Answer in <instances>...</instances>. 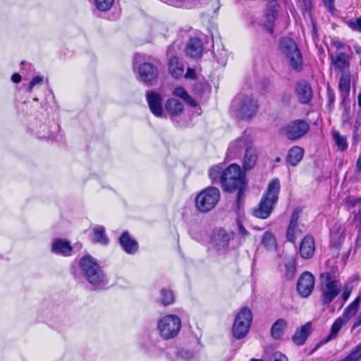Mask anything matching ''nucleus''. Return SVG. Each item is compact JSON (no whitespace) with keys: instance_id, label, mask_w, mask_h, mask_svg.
<instances>
[{"instance_id":"21","label":"nucleus","mask_w":361,"mask_h":361,"mask_svg":"<svg viewBox=\"0 0 361 361\" xmlns=\"http://www.w3.org/2000/svg\"><path fill=\"white\" fill-rule=\"evenodd\" d=\"M73 247L69 241L62 238H56L51 243V251L56 255L70 256Z\"/></svg>"},{"instance_id":"33","label":"nucleus","mask_w":361,"mask_h":361,"mask_svg":"<svg viewBox=\"0 0 361 361\" xmlns=\"http://www.w3.org/2000/svg\"><path fill=\"white\" fill-rule=\"evenodd\" d=\"M343 325V319L341 318L337 319L332 324L329 334L325 338H324L322 343H326L332 339H334L337 336Z\"/></svg>"},{"instance_id":"57","label":"nucleus","mask_w":361,"mask_h":361,"mask_svg":"<svg viewBox=\"0 0 361 361\" xmlns=\"http://www.w3.org/2000/svg\"><path fill=\"white\" fill-rule=\"evenodd\" d=\"M290 94H285L283 96L282 100L283 102L288 103L290 100Z\"/></svg>"},{"instance_id":"15","label":"nucleus","mask_w":361,"mask_h":361,"mask_svg":"<svg viewBox=\"0 0 361 361\" xmlns=\"http://www.w3.org/2000/svg\"><path fill=\"white\" fill-rule=\"evenodd\" d=\"M314 286V277L309 271L302 273L298 279L297 290L298 293L303 298L308 297Z\"/></svg>"},{"instance_id":"5","label":"nucleus","mask_w":361,"mask_h":361,"mask_svg":"<svg viewBox=\"0 0 361 361\" xmlns=\"http://www.w3.org/2000/svg\"><path fill=\"white\" fill-rule=\"evenodd\" d=\"M181 328V319L175 314L161 317L157 324L159 336L164 340L173 339L178 336Z\"/></svg>"},{"instance_id":"62","label":"nucleus","mask_w":361,"mask_h":361,"mask_svg":"<svg viewBox=\"0 0 361 361\" xmlns=\"http://www.w3.org/2000/svg\"><path fill=\"white\" fill-rule=\"evenodd\" d=\"M250 361H262V360L252 359Z\"/></svg>"},{"instance_id":"54","label":"nucleus","mask_w":361,"mask_h":361,"mask_svg":"<svg viewBox=\"0 0 361 361\" xmlns=\"http://www.w3.org/2000/svg\"><path fill=\"white\" fill-rule=\"evenodd\" d=\"M21 75L18 73H14L12 77L11 80L15 83H19L21 81Z\"/></svg>"},{"instance_id":"30","label":"nucleus","mask_w":361,"mask_h":361,"mask_svg":"<svg viewBox=\"0 0 361 361\" xmlns=\"http://www.w3.org/2000/svg\"><path fill=\"white\" fill-rule=\"evenodd\" d=\"M165 108L170 114L178 115L183 111V105L179 100L171 98L167 100Z\"/></svg>"},{"instance_id":"55","label":"nucleus","mask_w":361,"mask_h":361,"mask_svg":"<svg viewBox=\"0 0 361 361\" xmlns=\"http://www.w3.org/2000/svg\"><path fill=\"white\" fill-rule=\"evenodd\" d=\"M176 51L175 44H172L168 48V54L169 55L173 54Z\"/></svg>"},{"instance_id":"34","label":"nucleus","mask_w":361,"mask_h":361,"mask_svg":"<svg viewBox=\"0 0 361 361\" xmlns=\"http://www.w3.org/2000/svg\"><path fill=\"white\" fill-rule=\"evenodd\" d=\"M350 72H345L341 74L339 79V90L345 94H348L350 89Z\"/></svg>"},{"instance_id":"25","label":"nucleus","mask_w":361,"mask_h":361,"mask_svg":"<svg viewBox=\"0 0 361 361\" xmlns=\"http://www.w3.org/2000/svg\"><path fill=\"white\" fill-rule=\"evenodd\" d=\"M258 155L256 149L251 145L247 147L243 161L244 171H250L253 169L257 161Z\"/></svg>"},{"instance_id":"41","label":"nucleus","mask_w":361,"mask_h":361,"mask_svg":"<svg viewBox=\"0 0 361 361\" xmlns=\"http://www.w3.org/2000/svg\"><path fill=\"white\" fill-rule=\"evenodd\" d=\"M349 222L355 226L356 228H361V209H359L357 211H353L350 213L349 219Z\"/></svg>"},{"instance_id":"42","label":"nucleus","mask_w":361,"mask_h":361,"mask_svg":"<svg viewBox=\"0 0 361 361\" xmlns=\"http://www.w3.org/2000/svg\"><path fill=\"white\" fill-rule=\"evenodd\" d=\"M114 0H94L96 8L100 11H107L113 6Z\"/></svg>"},{"instance_id":"14","label":"nucleus","mask_w":361,"mask_h":361,"mask_svg":"<svg viewBox=\"0 0 361 361\" xmlns=\"http://www.w3.org/2000/svg\"><path fill=\"white\" fill-rule=\"evenodd\" d=\"M301 212L302 209L300 207H297L293 210L286 230V240L293 243H295L298 236L302 233V230L300 228L298 224Z\"/></svg>"},{"instance_id":"47","label":"nucleus","mask_w":361,"mask_h":361,"mask_svg":"<svg viewBox=\"0 0 361 361\" xmlns=\"http://www.w3.org/2000/svg\"><path fill=\"white\" fill-rule=\"evenodd\" d=\"M43 81V78L41 76H35L30 82L28 87H27V92H31L34 88V87L37 85L42 84Z\"/></svg>"},{"instance_id":"22","label":"nucleus","mask_w":361,"mask_h":361,"mask_svg":"<svg viewBox=\"0 0 361 361\" xmlns=\"http://www.w3.org/2000/svg\"><path fill=\"white\" fill-rule=\"evenodd\" d=\"M59 129V124L52 122L49 126L47 124L41 125L37 133L41 138L57 140Z\"/></svg>"},{"instance_id":"23","label":"nucleus","mask_w":361,"mask_h":361,"mask_svg":"<svg viewBox=\"0 0 361 361\" xmlns=\"http://www.w3.org/2000/svg\"><path fill=\"white\" fill-rule=\"evenodd\" d=\"M312 331V323L307 322L300 328L298 329L292 336L293 342L296 345H303L307 337L310 336Z\"/></svg>"},{"instance_id":"48","label":"nucleus","mask_w":361,"mask_h":361,"mask_svg":"<svg viewBox=\"0 0 361 361\" xmlns=\"http://www.w3.org/2000/svg\"><path fill=\"white\" fill-rule=\"evenodd\" d=\"M325 7L327 10L332 13L334 11V1L335 0H322Z\"/></svg>"},{"instance_id":"60","label":"nucleus","mask_w":361,"mask_h":361,"mask_svg":"<svg viewBox=\"0 0 361 361\" xmlns=\"http://www.w3.org/2000/svg\"><path fill=\"white\" fill-rule=\"evenodd\" d=\"M356 324L357 325H360L361 324V312H360V314L359 315V317L357 318V321Z\"/></svg>"},{"instance_id":"39","label":"nucleus","mask_w":361,"mask_h":361,"mask_svg":"<svg viewBox=\"0 0 361 361\" xmlns=\"http://www.w3.org/2000/svg\"><path fill=\"white\" fill-rule=\"evenodd\" d=\"M333 138L335 142V145L337 146V147L341 150H345L347 147V140L344 136H342L339 132L334 130L333 132Z\"/></svg>"},{"instance_id":"53","label":"nucleus","mask_w":361,"mask_h":361,"mask_svg":"<svg viewBox=\"0 0 361 361\" xmlns=\"http://www.w3.org/2000/svg\"><path fill=\"white\" fill-rule=\"evenodd\" d=\"M357 131H358L357 127H355L354 130H353V144L357 142L358 140H360V136L357 134Z\"/></svg>"},{"instance_id":"7","label":"nucleus","mask_w":361,"mask_h":361,"mask_svg":"<svg viewBox=\"0 0 361 361\" xmlns=\"http://www.w3.org/2000/svg\"><path fill=\"white\" fill-rule=\"evenodd\" d=\"M220 198V192L215 187H208L196 196L195 206L198 211L206 213L213 209Z\"/></svg>"},{"instance_id":"8","label":"nucleus","mask_w":361,"mask_h":361,"mask_svg":"<svg viewBox=\"0 0 361 361\" xmlns=\"http://www.w3.org/2000/svg\"><path fill=\"white\" fill-rule=\"evenodd\" d=\"M221 184L227 192H233L244 184V176L239 165L233 164L221 174Z\"/></svg>"},{"instance_id":"51","label":"nucleus","mask_w":361,"mask_h":361,"mask_svg":"<svg viewBox=\"0 0 361 361\" xmlns=\"http://www.w3.org/2000/svg\"><path fill=\"white\" fill-rule=\"evenodd\" d=\"M238 231L240 235L243 237H247L249 235V232L246 230V228L242 225V224L238 223Z\"/></svg>"},{"instance_id":"31","label":"nucleus","mask_w":361,"mask_h":361,"mask_svg":"<svg viewBox=\"0 0 361 361\" xmlns=\"http://www.w3.org/2000/svg\"><path fill=\"white\" fill-rule=\"evenodd\" d=\"M262 244L268 250H275L277 247L276 237L271 231H266L262 237Z\"/></svg>"},{"instance_id":"26","label":"nucleus","mask_w":361,"mask_h":361,"mask_svg":"<svg viewBox=\"0 0 361 361\" xmlns=\"http://www.w3.org/2000/svg\"><path fill=\"white\" fill-rule=\"evenodd\" d=\"M168 65L169 71L173 78H179L183 75L184 66L176 56H170Z\"/></svg>"},{"instance_id":"11","label":"nucleus","mask_w":361,"mask_h":361,"mask_svg":"<svg viewBox=\"0 0 361 361\" xmlns=\"http://www.w3.org/2000/svg\"><path fill=\"white\" fill-rule=\"evenodd\" d=\"M140 80L147 86L157 83L159 77V70L156 66L149 62L140 63L137 66Z\"/></svg>"},{"instance_id":"46","label":"nucleus","mask_w":361,"mask_h":361,"mask_svg":"<svg viewBox=\"0 0 361 361\" xmlns=\"http://www.w3.org/2000/svg\"><path fill=\"white\" fill-rule=\"evenodd\" d=\"M269 361H288V358L284 354L277 351L271 355Z\"/></svg>"},{"instance_id":"10","label":"nucleus","mask_w":361,"mask_h":361,"mask_svg":"<svg viewBox=\"0 0 361 361\" xmlns=\"http://www.w3.org/2000/svg\"><path fill=\"white\" fill-rule=\"evenodd\" d=\"M310 130L309 123L304 119H296L288 123L282 129L283 134L291 141H295L305 136Z\"/></svg>"},{"instance_id":"27","label":"nucleus","mask_w":361,"mask_h":361,"mask_svg":"<svg viewBox=\"0 0 361 361\" xmlns=\"http://www.w3.org/2000/svg\"><path fill=\"white\" fill-rule=\"evenodd\" d=\"M303 155V149L299 146H294L288 150L286 161L290 165L295 166L300 162Z\"/></svg>"},{"instance_id":"28","label":"nucleus","mask_w":361,"mask_h":361,"mask_svg":"<svg viewBox=\"0 0 361 361\" xmlns=\"http://www.w3.org/2000/svg\"><path fill=\"white\" fill-rule=\"evenodd\" d=\"M288 326V322L283 319H277L271 326V336L274 339H280Z\"/></svg>"},{"instance_id":"4","label":"nucleus","mask_w":361,"mask_h":361,"mask_svg":"<svg viewBox=\"0 0 361 361\" xmlns=\"http://www.w3.org/2000/svg\"><path fill=\"white\" fill-rule=\"evenodd\" d=\"M321 302L323 305L330 304L340 293L342 284L339 280L333 279L330 273L324 272L320 275Z\"/></svg>"},{"instance_id":"20","label":"nucleus","mask_w":361,"mask_h":361,"mask_svg":"<svg viewBox=\"0 0 361 361\" xmlns=\"http://www.w3.org/2000/svg\"><path fill=\"white\" fill-rule=\"evenodd\" d=\"M122 249L128 255H134L138 251V243L130 236L128 231L123 232L119 238Z\"/></svg>"},{"instance_id":"37","label":"nucleus","mask_w":361,"mask_h":361,"mask_svg":"<svg viewBox=\"0 0 361 361\" xmlns=\"http://www.w3.org/2000/svg\"><path fill=\"white\" fill-rule=\"evenodd\" d=\"M141 348L145 353L150 356H155L162 351L161 348L152 342L142 341L141 343Z\"/></svg>"},{"instance_id":"19","label":"nucleus","mask_w":361,"mask_h":361,"mask_svg":"<svg viewBox=\"0 0 361 361\" xmlns=\"http://www.w3.org/2000/svg\"><path fill=\"white\" fill-rule=\"evenodd\" d=\"M315 251L314 240L312 235H307L302 240L299 253L302 258L308 259L312 257Z\"/></svg>"},{"instance_id":"36","label":"nucleus","mask_w":361,"mask_h":361,"mask_svg":"<svg viewBox=\"0 0 361 361\" xmlns=\"http://www.w3.org/2000/svg\"><path fill=\"white\" fill-rule=\"evenodd\" d=\"M173 94L181 98L183 100H184L185 102L189 104L191 106H195L196 102L188 94L187 91L182 87H176L173 91Z\"/></svg>"},{"instance_id":"64","label":"nucleus","mask_w":361,"mask_h":361,"mask_svg":"<svg viewBox=\"0 0 361 361\" xmlns=\"http://www.w3.org/2000/svg\"><path fill=\"white\" fill-rule=\"evenodd\" d=\"M276 161L279 162L280 161V158L279 157L276 158Z\"/></svg>"},{"instance_id":"45","label":"nucleus","mask_w":361,"mask_h":361,"mask_svg":"<svg viewBox=\"0 0 361 361\" xmlns=\"http://www.w3.org/2000/svg\"><path fill=\"white\" fill-rule=\"evenodd\" d=\"M214 54L216 55L217 62L219 64L223 65V66L226 65V61H227V57H228V54H227V51H226L223 49L219 54V55H216V54L215 52H214Z\"/></svg>"},{"instance_id":"58","label":"nucleus","mask_w":361,"mask_h":361,"mask_svg":"<svg viewBox=\"0 0 361 361\" xmlns=\"http://www.w3.org/2000/svg\"><path fill=\"white\" fill-rule=\"evenodd\" d=\"M356 166H357V169H358V171L361 172V155H360V157H358V159H357V164H356Z\"/></svg>"},{"instance_id":"63","label":"nucleus","mask_w":361,"mask_h":361,"mask_svg":"<svg viewBox=\"0 0 361 361\" xmlns=\"http://www.w3.org/2000/svg\"><path fill=\"white\" fill-rule=\"evenodd\" d=\"M336 47L337 48H341V44L339 43L336 45Z\"/></svg>"},{"instance_id":"6","label":"nucleus","mask_w":361,"mask_h":361,"mask_svg":"<svg viewBox=\"0 0 361 361\" xmlns=\"http://www.w3.org/2000/svg\"><path fill=\"white\" fill-rule=\"evenodd\" d=\"M281 53L288 60L290 66L295 71L302 69V58L297 44L290 38L284 37L279 42Z\"/></svg>"},{"instance_id":"50","label":"nucleus","mask_w":361,"mask_h":361,"mask_svg":"<svg viewBox=\"0 0 361 361\" xmlns=\"http://www.w3.org/2000/svg\"><path fill=\"white\" fill-rule=\"evenodd\" d=\"M237 189H238L237 204H240V201L241 198L243 197V196L244 195L245 183L243 185H241Z\"/></svg>"},{"instance_id":"59","label":"nucleus","mask_w":361,"mask_h":361,"mask_svg":"<svg viewBox=\"0 0 361 361\" xmlns=\"http://www.w3.org/2000/svg\"><path fill=\"white\" fill-rule=\"evenodd\" d=\"M357 104L358 106L361 108V93H359L357 96Z\"/></svg>"},{"instance_id":"18","label":"nucleus","mask_w":361,"mask_h":361,"mask_svg":"<svg viewBox=\"0 0 361 361\" xmlns=\"http://www.w3.org/2000/svg\"><path fill=\"white\" fill-rule=\"evenodd\" d=\"M295 93L299 102L303 104H308L312 98V87L305 80H300L296 83Z\"/></svg>"},{"instance_id":"17","label":"nucleus","mask_w":361,"mask_h":361,"mask_svg":"<svg viewBox=\"0 0 361 361\" xmlns=\"http://www.w3.org/2000/svg\"><path fill=\"white\" fill-rule=\"evenodd\" d=\"M147 100L152 113L157 117H161L163 114V98L161 95L154 91L147 92Z\"/></svg>"},{"instance_id":"2","label":"nucleus","mask_w":361,"mask_h":361,"mask_svg":"<svg viewBox=\"0 0 361 361\" xmlns=\"http://www.w3.org/2000/svg\"><path fill=\"white\" fill-rule=\"evenodd\" d=\"M84 278L93 286L104 288L108 284L106 276L97 262L90 255L82 257L79 263Z\"/></svg>"},{"instance_id":"16","label":"nucleus","mask_w":361,"mask_h":361,"mask_svg":"<svg viewBox=\"0 0 361 361\" xmlns=\"http://www.w3.org/2000/svg\"><path fill=\"white\" fill-rule=\"evenodd\" d=\"M331 64L336 72H350V56L344 51H336L331 55Z\"/></svg>"},{"instance_id":"13","label":"nucleus","mask_w":361,"mask_h":361,"mask_svg":"<svg viewBox=\"0 0 361 361\" xmlns=\"http://www.w3.org/2000/svg\"><path fill=\"white\" fill-rule=\"evenodd\" d=\"M233 236V232H227L223 228L217 229L213 232L212 245L216 251H228L230 241Z\"/></svg>"},{"instance_id":"12","label":"nucleus","mask_w":361,"mask_h":361,"mask_svg":"<svg viewBox=\"0 0 361 361\" xmlns=\"http://www.w3.org/2000/svg\"><path fill=\"white\" fill-rule=\"evenodd\" d=\"M252 144V138L250 135L244 133L241 137L236 138L230 142L226 157L230 159H234L241 154L243 149L246 150L247 147Z\"/></svg>"},{"instance_id":"9","label":"nucleus","mask_w":361,"mask_h":361,"mask_svg":"<svg viewBox=\"0 0 361 361\" xmlns=\"http://www.w3.org/2000/svg\"><path fill=\"white\" fill-rule=\"evenodd\" d=\"M252 322V314L250 309L243 307L235 315L232 334L235 338L241 339L249 332Z\"/></svg>"},{"instance_id":"56","label":"nucleus","mask_w":361,"mask_h":361,"mask_svg":"<svg viewBox=\"0 0 361 361\" xmlns=\"http://www.w3.org/2000/svg\"><path fill=\"white\" fill-rule=\"evenodd\" d=\"M355 26L361 32V16L356 19Z\"/></svg>"},{"instance_id":"32","label":"nucleus","mask_w":361,"mask_h":361,"mask_svg":"<svg viewBox=\"0 0 361 361\" xmlns=\"http://www.w3.org/2000/svg\"><path fill=\"white\" fill-rule=\"evenodd\" d=\"M295 260L293 257H288L284 262L283 276L286 279H292L295 274Z\"/></svg>"},{"instance_id":"49","label":"nucleus","mask_w":361,"mask_h":361,"mask_svg":"<svg viewBox=\"0 0 361 361\" xmlns=\"http://www.w3.org/2000/svg\"><path fill=\"white\" fill-rule=\"evenodd\" d=\"M351 291H352L351 287H345V289L341 295V298H342L343 302L347 301V300L349 298V297L351 294Z\"/></svg>"},{"instance_id":"52","label":"nucleus","mask_w":361,"mask_h":361,"mask_svg":"<svg viewBox=\"0 0 361 361\" xmlns=\"http://www.w3.org/2000/svg\"><path fill=\"white\" fill-rule=\"evenodd\" d=\"M185 77L188 79H195L196 78V73L194 69L188 68Z\"/></svg>"},{"instance_id":"3","label":"nucleus","mask_w":361,"mask_h":361,"mask_svg":"<svg viewBox=\"0 0 361 361\" xmlns=\"http://www.w3.org/2000/svg\"><path fill=\"white\" fill-rule=\"evenodd\" d=\"M231 109L237 117L250 119L257 113L258 104L251 92L243 90L233 100Z\"/></svg>"},{"instance_id":"35","label":"nucleus","mask_w":361,"mask_h":361,"mask_svg":"<svg viewBox=\"0 0 361 361\" xmlns=\"http://www.w3.org/2000/svg\"><path fill=\"white\" fill-rule=\"evenodd\" d=\"M361 302V295H359L343 311V317L347 319L353 317L357 312Z\"/></svg>"},{"instance_id":"44","label":"nucleus","mask_w":361,"mask_h":361,"mask_svg":"<svg viewBox=\"0 0 361 361\" xmlns=\"http://www.w3.org/2000/svg\"><path fill=\"white\" fill-rule=\"evenodd\" d=\"M361 202V197L348 196L345 200V205L348 209L355 207L358 203Z\"/></svg>"},{"instance_id":"61","label":"nucleus","mask_w":361,"mask_h":361,"mask_svg":"<svg viewBox=\"0 0 361 361\" xmlns=\"http://www.w3.org/2000/svg\"><path fill=\"white\" fill-rule=\"evenodd\" d=\"M301 1L305 4V6L307 5V0H301Z\"/></svg>"},{"instance_id":"24","label":"nucleus","mask_w":361,"mask_h":361,"mask_svg":"<svg viewBox=\"0 0 361 361\" xmlns=\"http://www.w3.org/2000/svg\"><path fill=\"white\" fill-rule=\"evenodd\" d=\"M202 51L203 45L202 41L197 37L191 38L186 47V54L191 58L198 59L202 56Z\"/></svg>"},{"instance_id":"1","label":"nucleus","mask_w":361,"mask_h":361,"mask_svg":"<svg viewBox=\"0 0 361 361\" xmlns=\"http://www.w3.org/2000/svg\"><path fill=\"white\" fill-rule=\"evenodd\" d=\"M280 183L278 178L272 180L263 194L258 205L252 210V214L258 219H266L273 212L279 199Z\"/></svg>"},{"instance_id":"43","label":"nucleus","mask_w":361,"mask_h":361,"mask_svg":"<svg viewBox=\"0 0 361 361\" xmlns=\"http://www.w3.org/2000/svg\"><path fill=\"white\" fill-rule=\"evenodd\" d=\"M177 359L189 361L194 357V353L189 350L180 349L176 353Z\"/></svg>"},{"instance_id":"29","label":"nucleus","mask_w":361,"mask_h":361,"mask_svg":"<svg viewBox=\"0 0 361 361\" xmlns=\"http://www.w3.org/2000/svg\"><path fill=\"white\" fill-rule=\"evenodd\" d=\"M92 240L94 243H99L102 245H107L109 243V238L105 234L104 227L102 226H95L93 229Z\"/></svg>"},{"instance_id":"38","label":"nucleus","mask_w":361,"mask_h":361,"mask_svg":"<svg viewBox=\"0 0 361 361\" xmlns=\"http://www.w3.org/2000/svg\"><path fill=\"white\" fill-rule=\"evenodd\" d=\"M161 302L167 306L171 305L174 302V294L171 290L163 288L161 292Z\"/></svg>"},{"instance_id":"40","label":"nucleus","mask_w":361,"mask_h":361,"mask_svg":"<svg viewBox=\"0 0 361 361\" xmlns=\"http://www.w3.org/2000/svg\"><path fill=\"white\" fill-rule=\"evenodd\" d=\"M224 171L221 166L216 165L209 170V177L213 182H220L221 183V174Z\"/></svg>"}]
</instances>
